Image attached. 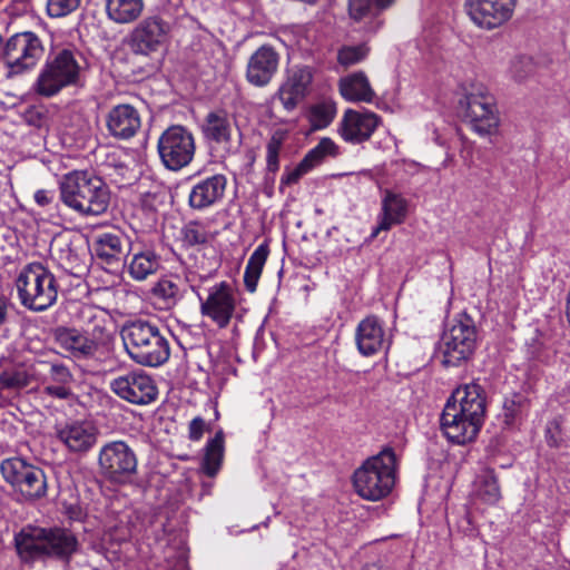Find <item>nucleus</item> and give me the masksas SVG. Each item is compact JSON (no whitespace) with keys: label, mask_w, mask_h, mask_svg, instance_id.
Returning a JSON list of instances; mask_svg holds the SVG:
<instances>
[{"label":"nucleus","mask_w":570,"mask_h":570,"mask_svg":"<svg viewBox=\"0 0 570 570\" xmlns=\"http://www.w3.org/2000/svg\"><path fill=\"white\" fill-rule=\"evenodd\" d=\"M0 384L8 389H21L28 385V377L23 372H3Z\"/></svg>","instance_id":"nucleus-47"},{"label":"nucleus","mask_w":570,"mask_h":570,"mask_svg":"<svg viewBox=\"0 0 570 570\" xmlns=\"http://www.w3.org/2000/svg\"><path fill=\"white\" fill-rule=\"evenodd\" d=\"M160 264V256L155 250L132 245L131 257L127 262V272L132 279L141 282L156 274Z\"/></svg>","instance_id":"nucleus-28"},{"label":"nucleus","mask_w":570,"mask_h":570,"mask_svg":"<svg viewBox=\"0 0 570 570\" xmlns=\"http://www.w3.org/2000/svg\"><path fill=\"white\" fill-rule=\"evenodd\" d=\"M202 131L207 141L228 144L233 132L232 119L225 110L210 111L204 119Z\"/></svg>","instance_id":"nucleus-29"},{"label":"nucleus","mask_w":570,"mask_h":570,"mask_svg":"<svg viewBox=\"0 0 570 570\" xmlns=\"http://www.w3.org/2000/svg\"><path fill=\"white\" fill-rule=\"evenodd\" d=\"M183 240L189 246L205 244L208 240V233L203 224L190 222L183 228Z\"/></svg>","instance_id":"nucleus-44"},{"label":"nucleus","mask_w":570,"mask_h":570,"mask_svg":"<svg viewBox=\"0 0 570 570\" xmlns=\"http://www.w3.org/2000/svg\"><path fill=\"white\" fill-rule=\"evenodd\" d=\"M33 199L38 206L48 208L55 204L56 193L50 189H38L33 194Z\"/></svg>","instance_id":"nucleus-49"},{"label":"nucleus","mask_w":570,"mask_h":570,"mask_svg":"<svg viewBox=\"0 0 570 570\" xmlns=\"http://www.w3.org/2000/svg\"><path fill=\"white\" fill-rule=\"evenodd\" d=\"M42 55V42L33 32L13 35L6 42L2 51V58L14 73L33 67Z\"/></svg>","instance_id":"nucleus-17"},{"label":"nucleus","mask_w":570,"mask_h":570,"mask_svg":"<svg viewBox=\"0 0 570 570\" xmlns=\"http://www.w3.org/2000/svg\"><path fill=\"white\" fill-rule=\"evenodd\" d=\"M98 466L105 479L114 483H126L137 472V454L125 441H109L99 449Z\"/></svg>","instance_id":"nucleus-11"},{"label":"nucleus","mask_w":570,"mask_h":570,"mask_svg":"<svg viewBox=\"0 0 570 570\" xmlns=\"http://www.w3.org/2000/svg\"><path fill=\"white\" fill-rule=\"evenodd\" d=\"M397 461L392 449H384L368 458L355 472L353 484L365 500L379 501L387 497L396 480Z\"/></svg>","instance_id":"nucleus-6"},{"label":"nucleus","mask_w":570,"mask_h":570,"mask_svg":"<svg viewBox=\"0 0 570 570\" xmlns=\"http://www.w3.org/2000/svg\"><path fill=\"white\" fill-rule=\"evenodd\" d=\"M422 504H423V499L419 502V512L421 513V510H422Z\"/></svg>","instance_id":"nucleus-56"},{"label":"nucleus","mask_w":570,"mask_h":570,"mask_svg":"<svg viewBox=\"0 0 570 570\" xmlns=\"http://www.w3.org/2000/svg\"><path fill=\"white\" fill-rule=\"evenodd\" d=\"M355 342L363 356H372L390 346L383 325L376 316H367L358 323Z\"/></svg>","instance_id":"nucleus-24"},{"label":"nucleus","mask_w":570,"mask_h":570,"mask_svg":"<svg viewBox=\"0 0 570 570\" xmlns=\"http://www.w3.org/2000/svg\"><path fill=\"white\" fill-rule=\"evenodd\" d=\"M154 299L160 302L163 307L174 306L179 297L178 285L169 278H160L150 289Z\"/></svg>","instance_id":"nucleus-38"},{"label":"nucleus","mask_w":570,"mask_h":570,"mask_svg":"<svg viewBox=\"0 0 570 570\" xmlns=\"http://www.w3.org/2000/svg\"><path fill=\"white\" fill-rule=\"evenodd\" d=\"M313 79V68L293 66L286 70L274 98L279 100L286 111H293L309 94Z\"/></svg>","instance_id":"nucleus-18"},{"label":"nucleus","mask_w":570,"mask_h":570,"mask_svg":"<svg viewBox=\"0 0 570 570\" xmlns=\"http://www.w3.org/2000/svg\"><path fill=\"white\" fill-rule=\"evenodd\" d=\"M268 255L269 247L266 243L258 245L250 255L244 272V284L249 293L256 291Z\"/></svg>","instance_id":"nucleus-34"},{"label":"nucleus","mask_w":570,"mask_h":570,"mask_svg":"<svg viewBox=\"0 0 570 570\" xmlns=\"http://www.w3.org/2000/svg\"><path fill=\"white\" fill-rule=\"evenodd\" d=\"M459 108L473 131L480 136L497 131L500 119L495 100L488 87L478 81H469L461 86Z\"/></svg>","instance_id":"nucleus-8"},{"label":"nucleus","mask_w":570,"mask_h":570,"mask_svg":"<svg viewBox=\"0 0 570 570\" xmlns=\"http://www.w3.org/2000/svg\"><path fill=\"white\" fill-rule=\"evenodd\" d=\"M16 288L22 306L41 312L56 303L59 285L55 274L46 265L32 262L19 271Z\"/></svg>","instance_id":"nucleus-7"},{"label":"nucleus","mask_w":570,"mask_h":570,"mask_svg":"<svg viewBox=\"0 0 570 570\" xmlns=\"http://www.w3.org/2000/svg\"><path fill=\"white\" fill-rule=\"evenodd\" d=\"M517 3L518 0H465L464 9L476 27L490 31L512 19Z\"/></svg>","instance_id":"nucleus-16"},{"label":"nucleus","mask_w":570,"mask_h":570,"mask_svg":"<svg viewBox=\"0 0 570 570\" xmlns=\"http://www.w3.org/2000/svg\"><path fill=\"white\" fill-rule=\"evenodd\" d=\"M278 66V52L271 46H261L247 61L246 80L254 87H266L276 75Z\"/></svg>","instance_id":"nucleus-20"},{"label":"nucleus","mask_w":570,"mask_h":570,"mask_svg":"<svg viewBox=\"0 0 570 570\" xmlns=\"http://www.w3.org/2000/svg\"><path fill=\"white\" fill-rule=\"evenodd\" d=\"M487 413V394L475 383L456 387L448 400L440 417L443 434L452 442L464 444L479 434Z\"/></svg>","instance_id":"nucleus-1"},{"label":"nucleus","mask_w":570,"mask_h":570,"mask_svg":"<svg viewBox=\"0 0 570 570\" xmlns=\"http://www.w3.org/2000/svg\"><path fill=\"white\" fill-rule=\"evenodd\" d=\"M338 87L342 97L347 101L371 102L375 97L366 75L362 71L342 78Z\"/></svg>","instance_id":"nucleus-30"},{"label":"nucleus","mask_w":570,"mask_h":570,"mask_svg":"<svg viewBox=\"0 0 570 570\" xmlns=\"http://www.w3.org/2000/svg\"><path fill=\"white\" fill-rule=\"evenodd\" d=\"M528 401L523 395L514 394L503 402L502 417L505 425H512L518 422L527 410Z\"/></svg>","instance_id":"nucleus-40"},{"label":"nucleus","mask_w":570,"mask_h":570,"mask_svg":"<svg viewBox=\"0 0 570 570\" xmlns=\"http://www.w3.org/2000/svg\"><path fill=\"white\" fill-rule=\"evenodd\" d=\"M206 423L200 416L194 417L188 426V436L191 441H199L203 438Z\"/></svg>","instance_id":"nucleus-50"},{"label":"nucleus","mask_w":570,"mask_h":570,"mask_svg":"<svg viewBox=\"0 0 570 570\" xmlns=\"http://www.w3.org/2000/svg\"><path fill=\"white\" fill-rule=\"evenodd\" d=\"M227 179L216 174L197 181L188 195V204L193 209L204 210L220 202L225 195Z\"/></svg>","instance_id":"nucleus-25"},{"label":"nucleus","mask_w":570,"mask_h":570,"mask_svg":"<svg viewBox=\"0 0 570 570\" xmlns=\"http://www.w3.org/2000/svg\"><path fill=\"white\" fill-rule=\"evenodd\" d=\"M336 115V106L331 100H323L311 106L308 119L314 129L326 128Z\"/></svg>","instance_id":"nucleus-37"},{"label":"nucleus","mask_w":570,"mask_h":570,"mask_svg":"<svg viewBox=\"0 0 570 570\" xmlns=\"http://www.w3.org/2000/svg\"><path fill=\"white\" fill-rule=\"evenodd\" d=\"M311 171L305 165H303V161L301 163L292 170L287 171L282 177V184L292 185L296 184L302 176Z\"/></svg>","instance_id":"nucleus-48"},{"label":"nucleus","mask_w":570,"mask_h":570,"mask_svg":"<svg viewBox=\"0 0 570 570\" xmlns=\"http://www.w3.org/2000/svg\"><path fill=\"white\" fill-rule=\"evenodd\" d=\"M338 155V146L327 137L322 138L318 144L312 148L302 159L309 170L324 161L326 157H335Z\"/></svg>","instance_id":"nucleus-36"},{"label":"nucleus","mask_w":570,"mask_h":570,"mask_svg":"<svg viewBox=\"0 0 570 570\" xmlns=\"http://www.w3.org/2000/svg\"><path fill=\"white\" fill-rule=\"evenodd\" d=\"M82 315L92 324L90 330L81 332L75 327H58L55 342L75 361H101L111 340L106 330V315L92 307H86Z\"/></svg>","instance_id":"nucleus-3"},{"label":"nucleus","mask_w":570,"mask_h":570,"mask_svg":"<svg viewBox=\"0 0 570 570\" xmlns=\"http://www.w3.org/2000/svg\"><path fill=\"white\" fill-rule=\"evenodd\" d=\"M567 163L569 164L570 166V150L568 151V155H567Z\"/></svg>","instance_id":"nucleus-57"},{"label":"nucleus","mask_w":570,"mask_h":570,"mask_svg":"<svg viewBox=\"0 0 570 570\" xmlns=\"http://www.w3.org/2000/svg\"><path fill=\"white\" fill-rule=\"evenodd\" d=\"M37 373L41 375L43 392L59 400H67L71 394L73 375L69 367L60 362L39 361Z\"/></svg>","instance_id":"nucleus-22"},{"label":"nucleus","mask_w":570,"mask_h":570,"mask_svg":"<svg viewBox=\"0 0 570 570\" xmlns=\"http://www.w3.org/2000/svg\"><path fill=\"white\" fill-rule=\"evenodd\" d=\"M407 214V202L400 194L386 190L382 198V209L379 215L377 226L373 229L372 236L376 237L380 232L389 230L392 226L401 224Z\"/></svg>","instance_id":"nucleus-27"},{"label":"nucleus","mask_w":570,"mask_h":570,"mask_svg":"<svg viewBox=\"0 0 570 570\" xmlns=\"http://www.w3.org/2000/svg\"><path fill=\"white\" fill-rule=\"evenodd\" d=\"M476 331L471 317L461 314L444 330L436 352L445 366H456L468 360L475 347Z\"/></svg>","instance_id":"nucleus-9"},{"label":"nucleus","mask_w":570,"mask_h":570,"mask_svg":"<svg viewBox=\"0 0 570 570\" xmlns=\"http://www.w3.org/2000/svg\"><path fill=\"white\" fill-rule=\"evenodd\" d=\"M450 304H451V299H450V297H448L446 303H445V313L449 312Z\"/></svg>","instance_id":"nucleus-54"},{"label":"nucleus","mask_w":570,"mask_h":570,"mask_svg":"<svg viewBox=\"0 0 570 570\" xmlns=\"http://www.w3.org/2000/svg\"><path fill=\"white\" fill-rule=\"evenodd\" d=\"M406 166L409 167L411 173H415L420 168V165L417 163H415V161H410V163L406 164Z\"/></svg>","instance_id":"nucleus-53"},{"label":"nucleus","mask_w":570,"mask_h":570,"mask_svg":"<svg viewBox=\"0 0 570 570\" xmlns=\"http://www.w3.org/2000/svg\"><path fill=\"white\" fill-rule=\"evenodd\" d=\"M180 570H188L184 561L180 562Z\"/></svg>","instance_id":"nucleus-55"},{"label":"nucleus","mask_w":570,"mask_h":570,"mask_svg":"<svg viewBox=\"0 0 570 570\" xmlns=\"http://www.w3.org/2000/svg\"><path fill=\"white\" fill-rule=\"evenodd\" d=\"M48 548L47 556H53L60 559H68L78 549L76 537L65 529L47 530Z\"/></svg>","instance_id":"nucleus-31"},{"label":"nucleus","mask_w":570,"mask_h":570,"mask_svg":"<svg viewBox=\"0 0 570 570\" xmlns=\"http://www.w3.org/2000/svg\"><path fill=\"white\" fill-rule=\"evenodd\" d=\"M361 570H385V569L379 563H370V564H365Z\"/></svg>","instance_id":"nucleus-52"},{"label":"nucleus","mask_w":570,"mask_h":570,"mask_svg":"<svg viewBox=\"0 0 570 570\" xmlns=\"http://www.w3.org/2000/svg\"><path fill=\"white\" fill-rule=\"evenodd\" d=\"M224 459V433L218 431L213 439H210L205 448V455L203 460V471L208 476H214L220 469Z\"/></svg>","instance_id":"nucleus-35"},{"label":"nucleus","mask_w":570,"mask_h":570,"mask_svg":"<svg viewBox=\"0 0 570 570\" xmlns=\"http://www.w3.org/2000/svg\"><path fill=\"white\" fill-rule=\"evenodd\" d=\"M286 140V132L276 130L266 145V166L272 173L279 169V154Z\"/></svg>","instance_id":"nucleus-41"},{"label":"nucleus","mask_w":570,"mask_h":570,"mask_svg":"<svg viewBox=\"0 0 570 570\" xmlns=\"http://www.w3.org/2000/svg\"><path fill=\"white\" fill-rule=\"evenodd\" d=\"M368 55L366 45L344 46L337 52V61L347 68L364 60Z\"/></svg>","instance_id":"nucleus-42"},{"label":"nucleus","mask_w":570,"mask_h":570,"mask_svg":"<svg viewBox=\"0 0 570 570\" xmlns=\"http://www.w3.org/2000/svg\"><path fill=\"white\" fill-rule=\"evenodd\" d=\"M60 200L81 216H99L107 212L110 191L107 184L94 173L73 170L59 181Z\"/></svg>","instance_id":"nucleus-4"},{"label":"nucleus","mask_w":570,"mask_h":570,"mask_svg":"<svg viewBox=\"0 0 570 570\" xmlns=\"http://www.w3.org/2000/svg\"><path fill=\"white\" fill-rule=\"evenodd\" d=\"M534 70L533 61L530 57L518 56L510 65V75L517 81L524 80Z\"/></svg>","instance_id":"nucleus-45"},{"label":"nucleus","mask_w":570,"mask_h":570,"mask_svg":"<svg viewBox=\"0 0 570 570\" xmlns=\"http://www.w3.org/2000/svg\"><path fill=\"white\" fill-rule=\"evenodd\" d=\"M98 428L89 421L76 420L56 426L58 441L72 454H86L97 443Z\"/></svg>","instance_id":"nucleus-19"},{"label":"nucleus","mask_w":570,"mask_h":570,"mask_svg":"<svg viewBox=\"0 0 570 570\" xmlns=\"http://www.w3.org/2000/svg\"><path fill=\"white\" fill-rule=\"evenodd\" d=\"M47 530L40 527H26L16 537L14 542L20 557L33 560L47 557Z\"/></svg>","instance_id":"nucleus-26"},{"label":"nucleus","mask_w":570,"mask_h":570,"mask_svg":"<svg viewBox=\"0 0 570 570\" xmlns=\"http://www.w3.org/2000/svg\"><path fill=\"white\" fill-rule=\"evenodd\" d=\"M392 2L393 0H350L348 12L351 18L357 21L371 12L374 3L381 8H385Z\"/></svg>","instance_id":"nucleus-43"},{"label":"nucleus","mask_w":570,"mask_h":570,"mask_svg":"<svg viewBox=\"0 0 570 570\" xmlns=\"http://www.w3.org/2000/svg\"><path fill=\"white\" fill-rule=\"evenodd\" d=\"M0 471L3 479L24 500L32 501L46 495L47 479L42 469L21 458H10L1 462Z\"/></svg>","instance_id":"nucleus-10"},{"label":"nucleus","mask_w":570,"mask_h":570,"mask_svg":"<svg viewBox=\"0 0 570 570\" xmlns=\"http://www.w3.org/2000/svg\"><path fill=\"white\" fill-rule=\"evenodd\" d=\"M157 150L161 164L167 169L180 170L194 158L196 150L194 135L184 126L173 125L159 136Z\"/></svg>","instance_id":"nucleus-12"},{"label":"nucleus","mask_w":570,"mask_h":570,"mask_svg":"<svg viewBox=\"0 0 570 570\" xmlns=\"http://www.w3.org/2000/svg\"><path fill=\"white\" fill-rule=\"evenodd\" d=\"M106 126L109 135L114 138L128 140L141 128V117L134 106L120 104L108 111Z\"/></svg>","instance_id":"nucleus-23"},{"label":"nucleus","mask_w":570,"mask_h":570,"mask_svg":"<svg viewBox=\"0 0 570 570\" xmlns=\"http://www.w3.org/2000/svg\"><path fill=\"white\" fill-rule=\"evenodd\" d=\"M144 0H106V11L116 23H130L137 20L144 10Z\"/></svg>","instance_id":"nucleus-32"},{"label":"nucleus","mask_w":570,"mask_h":570,"mask_svg":"<svg viewBox=\"0 0 570 570\" xmlns=\"http://www.w3.org/2000/svg\"><path fill=\"white\" fill-rule=\"evenodd\" d=\"M171 24L159 16L142 19L130 32L129 47L134 53L149 56L169 42Z\"/></svg>","instance_id":"nucleus-14"},{"label":"nucleus","mask_w":570,"mask_h":570,"mask_svg":"<svg viewBox=\"0 0 570 570\" xmlns=\"http://www.w3.org/2000/svg\"><path fill=\"white\" fill-rule=\"evenodd\" d=\"M8 313L7 302L0 297V325L4 322Z\"/></svg>","instance_id":"nucleus-51"},{"label":"nucleus","mask_w":570,"mask_h":570,"mask_svg":"<svg viewBox=\"0 0 570 570\" xmlns=\"http://www.w3.org/2000/svg\"><path fill=\"white\" fill-rule=\"evenodd\" d=\"M121 337L127 354L137 364L157 367L169 358V342L160 327L153 322H129L124 325Z\"/></svg>","instance_id":"nucleus-5"},{"label":"nucleus","mask_w":570,"mask_h":570,"mask_svg":"<svg viewBox=\"0 0 570 570\" xmlns=\"http://www.w3.org/2000/svg\"><path fill=\"white\" fill-rule=\"evenodd\" d=\"M83 55L76 48H61L50 52L32 85L42 98L58 96L63 89L81 85L87 70Z\"/></svg>","instance_id":"nucleus-2"},{"label":"nucleus","mask_w":570,"mask_h":570,"mask_svg":"<svg viewBox=\"0 0 570 570\" xmlns=\"http://www.w3.org/2000/svg\"><path fill=\"white\" fill-rule=\"evenodd\" d=\"M95 253L97 257L104 259L106 263H111L118 258L121 253V240L117 235L104 234L101 235L96 245Z\"/></svg>","instance_id":"nucleus-39"},{"label":"nucleus","mask_w":570,"mask_h":570,"mask_svg":"<svg viewBox=\"0 0 570 570\" xmlns=\"http://www.w3.org/2000/svg\"><path fill=\"white\" fill-rule=\"evenodd\" d=\"M109 389L121 400L135 405L156 401L158 389L150 375L141 370L130 371L110 380Z\"/></svg>","instance_id":"nucleus-15"},{"label":"nucleus","mask_w":570,"mask_h":570,"mask_svg":"<svg viewBox=\"0 0 570 570\" xmlns=\"http://www.w3.org/2000/svg\"><path fill=\"white\" fill-rule=\"evenodd\" d=\"M197 296L200 302V314L219 328L227 327L237 306V293L234 287L223 281L210 286L205 297L199 293Z\"/></svg>","instance_id":"nucleus-13"},{"label":"nucleus","mask_w":570,"mask_h":570,"mask_svg":"<svg viewBox=\"0 0 570 570\" xmlns=\"http://www.w3.org/2000/svg\"><path fill=\"white\" fill-rule=\"evenodd\" d=\"M473 494L485 504H495L501 499V491L494 471L482 470L475 478Z\"/></svg>","instance_id":"nucleus-33"},{"label":"nucleus","mask_w":570,"mask_h":570,"mask_svg":"<svg viewBox=\"0 0 570 570\" xmlns=\"http://www.w3.org/2000/svg\"><path fill=\"white\" fill-rule=\"evenodd\" d=\"M81 0H48L47 11L50 17H65L75 11Z\"/></svg>","instance_id":"nucleus-46"},{"label":"nucleus","mask_w":570,"mask_h":570,"mask_svg":"<svg viewBox=\"0 0 570 570\" xmlns=\"http://www.w3.org/2000/svg\"><path fill=\"white\" fill-rule=\"evenodd\" d=\"M379 122V116L372 111L347 109L340 121L338 132L345 141L361 144L372 136Z\"/></svg>","instance_id":"nucleus-21"}]
</instances>
